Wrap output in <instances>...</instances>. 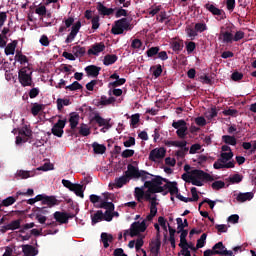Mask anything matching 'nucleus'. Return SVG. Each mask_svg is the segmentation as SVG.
<instances>
[{
    "instance_id": "f257e3e1",
    "label": "nucleus",
    "mask_w": 256,
    "mask_h": 256,
    "mask_svg": "<svg viewBox=\"0 0 256 256\" xmlns=\"http://www.w3.org/2000/svg\"><path fill=\"white\" fill-rule=\"evenodd\" d=\"M161 176H154L151 177V179H148L144 182V187L148 189L146 192L141 191V199H145L146 201H149L151 204L152 201L157 202L156 197H152L151 194L153 193H163V186H161Z\"/></svg>"
},
{
    "instance_id": "f03ea898",
    "label": "nucleus",
    "mask_w": 256,
    "mask_h": 256,
    "mask_svg": "<svg viewBox=\"0 0 256 256\" xmlns=\"http://www.w3.org/2000/svg\"><path fill=\"white\" fill-rule=\"evenodd\" d=\"M124 175L128 178L129 181H131V179H141V181L144 183L153 177V174L145 170H139V168L133 166V164L127 165V171L124 172Z\"/></svg>"
},
{
    "instance_id": "7ed1b4c3",
    "label": "nucleus",
    "mask_w": 256,
    "mask_h": 256,
    "mask_svg": "<svg viewBox=\"0 0 256 256\" xmlns=\"http://www.w3.org/2000/svg\"><path fill=\"white\" fill-rule=\"evenodd\" d=\"M188 177L192 185H195L196 187H203V181H214L211 174L199 169L191 170L190 176Z\"/></svg>"
},
{
    "instance_id": "20e7f679",
    "label": "nucleus",
    "mask_w": 256,
    "mask_h": 256,
    "mask_svg": "<svg viewBox=\"0 0 256 256\" xmlns=\"http://www.w3.org/2000/svg\"><path fill=\"white\" fill-rule=\"evenodd\" d=\"M131 29H133L131 22H129L127 18H122L115 21V25L112 27L111 33L113 35H123L125 31H131Z\"/></svg>"
},
{
    "instance_id": "39448f33",
    "label": "nucleus",
    "mask_w": 256,
    "mask_h": 256,
    "mask_svg": "<svg viewBox=\"0 0 256 256\" xmlns=\"http://www.w3.org/2000/svg\"><path fill=\"white\" fill-rule=\"evenodd\" d=\"M31 75H33V72L27 67L19 70L18 79L22 87H31L33 85V78Z\"/></svg>"
},
{
    "instance_id": "423d86ee",
    "label": "nucleus",
    "mask_w": 256,
    "mask_h": 256,
    "mask_svg": "<svg viewBox=\"0 0 256 256\" xmlns=\"http://www.w3.org/2000/svg\"><path fill=\"white\" fill-rule=\"evenodd\" d=\"M147 231V224H145V220L142 222H134L130 226V237H137L139 233H145Z\"/></svg>"
},
{
    "instance_id": "0eeeda50",
    "label": "nucleus",
    "mask_w": 256,
    "mask_h": 256,
    "mask_svg": "<svg viewBox=\"0 0 256 256\" xmlns=\"http://www.w3.org/2000/svg\"><path fill=\"white\" fill-rule=\"evenodd\" d=\"M111 119H105L99 115V113H96L94 117L90 119V125H93V123H97L98 127H105V129H111Z\"/></svg>"
},
{
    "instance_id": "6e6552de",
    "label": "nucleus",
    "mask_w": 256,
    "mask_h": 256,
    "mask_svg": "<svg viewBox=\"0 0 256 256\" xmlns=\"http://www.w3.org/2000/svg\"><path fill=\"white\" fill-rule=\"evenodd\" d=\"M205 9L212 13V15H215L216 17H219V21H223V19H227V15L225 14V11L223 9L217 8L215 5L211 3L205 4Z\"/></svg>"
},
{
    "instance_id": "1a4fd4ad",
    "label": "nucleus",
    "mask_w": 256,
    "mask_h": 256,
    "mask_svg": "<svg viewBox=\"0 0 256 256\" xmlns=\"http://www.w3.org/2000/svg\"><path fill=\"white\" fill-rule=\"evenodd\" d=\"M161 185H163V182L166 183L163 187V191H165V189H168V192L170 193V195H177V193H179V188L177 187V182H171L169 180H167V178H163L161 177Z\"/></svg>"
},
{
    "instance_id": "9d476101",
    "label": "nucleus",
    "mask_w": 256,
    "mask_h": 256,
    "mask_svg": "<svg viewBox=\"0 0 256 256\" xmlns=\"http://www.w3.org/2000/svg\"><path fill=\"white\" fill-rule=\"evenodd\" d=\"M225 27H221L220 34L218 36L219 41H222L225 45L233 43V33L230 30H224Z\"/></svg>"
},
{
    "instance_id": "9b49d317",
    "label": "nucleus",
    "mask_w": 256,
    "mask_h": 256,
    "mask_svg": "<svg viewBox=\"0 0 256 256\" xmlns=\"http://www.w3.org/2000/svg\"><path fill=\"white\" fill-rule=\"evenodd\" d=\"M65 125H67V119L58 120L56 124L52 127V133L55 137H63V129H65Z\"/></svg>"
},
{
    "instance_id": "f8f14e48",
    "label": "nucleus",
    "mask_w": 256,
    "mask_h": 256,
    "mask_svg": "<svg viewBox=\"0 0 256 256\" xmlns=\"http://www.w3.org/2000/svg\"><path fill=\"white\" fill-rule=\"evenodd\" d=\"M213 250L218 252V253H215L216 255L235 256L233 255V251L227 250V248H225V245L223 244V242L216 243L213 246Z\"/></svg>"
},
{
    "instance_id": "ddd939ff",
    "label": "nucleus",
    "mask_w": 256,
    "mask_h": 256,
    "mask_svg": "<svg viewBox=\"0 0 256 256\" xmlns=\"http://www.w3.org/2000/svg\"><path fill=\"white\" fill-rule=\"evenodd\" d=\"M167 151L165 148H155L149 154V161H157V159H163Z\"/></svg>"
},
{
    "instance_id": "4468645a",
    "label": "nucleus",
    "mask_w": 256,
    "mask_h": 256,
    "mask_svg": "<svg viewBox=\"0 0 256 256\" xmlns=\"http://www.w3.org/2000/svg\"><path fill=\"white\" fill-rule=\"evenodd\" d=\"M105 51V43H95L91 46V48L88 50V55H95L98 56L99 53H103Z\"/></svg>"
},
{
    "instance_id": "2eb2a0df",
    "label": "nucleus",
    "mask_w": 256,
    "mask_h": 256,
    "mask_svg": "<svg viewBox=\"0 0 256 256\" xmlns=\"http://www.w3.org/2000/svg\"><path fill=\"white\" fill-rule=\"evenodd\" d=\"M96 9H97L98 13L100 15H103L104 17L105 16L109 17V15H113V13H115V8H107L101 2L97 3Z\"/></svg>"
},
{
    "instance_id": "dca6fc26",
    "label": "nucleus",
    "mask_w": 256,
    "mask_h": 256,
    "mask_svg": "<svg viewBox=\"0 0 256 256\" xmlns=\"http://www.w3.org/2000/svg\"><path fill=\"white\" fill-rule=\"evenodd\" d=\"M22 252L24 256H37L39 255V250L35 248L33 245L24 244L22 245Z\"/></svg>"
},
{
    "instance_id": "f3484780",
    "label": "nucleus",
    "mask_w": 256,
    "mask_h": 256,
    "mask_svg": "<svg viewBox=\"0 0 256 256\" xmlns=\"http://www.w3.org/2000/svg\"><path fill=\"white\" fill-rule=\"evenodd\" d=\"M86 74L88 77H99V73L101 71V67H98L96 65H89L85 68Z\"/></svg>"
},
{
    "instance_id": "a211bd4d",
    "label": "nucleus",
    "mask_w": 256,
    "mask_h": 256,
    "mask_svg": "<svg viewBox=\"0 0 256 256\" xmlns=\"http://www.w3.org/2000/svg\"><path fill=\"white\" fill-rule=\"evenodd\" d=\"M54 219L57 221V223H60L61 225L69 223V217H67V212L56 211L54 213Z\"/></svg>"
},
{
    "instance_id": "6ab92c4d",
    "label": "nucleus",
    "mask_w": 256,
    "mask_h": 256,
    "mask_svg": "<svg viewBox=\"0 0 256 256\" xmlns=\"http://www.w3.org/2000/svg\"><path fill=\"white\" fill-rule=\"evenodd\" d=\"M79 113L77 112H72L70 113V118H69V123H70V129L74 131V129H77V125H79Z\"/></svg>"
},
{
    "instance_id": "aec40b11",
    "label": "nucleus",
    "mask_w": 256,
    "mask_h": 256,
    "mask_svg": "<svg viewBox=\"0 0 256 256\" xmlns=\"http://www.w3.org/2000/svg\"><path fill=\"white\" fill-rule=\"evenodd\" d=\"M117 59H119L117 55L107 54L106 56H104L103 65H105L106 67H109V65H113L117 63Z\"/></svg>"
},
{
    "instance_id": "412c9836",
    "label": "nucleus",
    "mask_w": 256,
    "mask_h": 256,
    "mask_svg": "<svg viewBox=\"0 0 256 256\" xmlns=\"http://www.w3.org/2000/svg\"><path fill=\"white\" fill-rule=\"evenodd\" d=\"M254 195L253 192H246V193H239L236 197V200L238 203H245V201H251L253 199Z\"/></svg>"
},
{
    "instance_id": "4be33fe9",
    "label": "nucleus",
    "mask_w": 256,
    "mask_h": 256,
    "mask_svg": "<svg viewBox=\"0 0 256 256\" xmlns=\"http://www.w3.org/2000/svg\"><path fill=\"white\" fill-rule=\"evenodd\" d=\"M92 148L95 155H103L107 151V147L105 145L99 144L97 142L92 144Z\"/></svg>"
},
{
    "instance_id": "5701e85b",
    "label": "nucleus",
    "mask_w": 256,
    "mask_h": 256,
    "mask_svg": "<svg viewBox=\"0 0 256 256\" xmlns=\"http://www.w3.org/2000/svg\"><path fill=\"white\" fill-rule=\"evenodd\" d=\"M72 53L74 55V57H84L85 56V53H87V49L85 47H82V46H73L72 47Z\"/></svg>"
},
{
    "instance_id": "b1692460",
    "label": "nucleus",
    "mask_w": 256,
    "mask_h": 256,
    "mask_svg": "<svg viewBox=\"0 0 256 256\" xmlns=\"http://www.w3.org/2000/svg\"><path fill=\"white\" fill-rule=\"evenodd\" d=\"M150 246H151L150 251L152 255L154 256L159 255V251H161V240L156 239L155 241L151 242Z\"/></svg>"
},
{
    "instance_id": "393cba45",
    "label": "nucleus",
    "mask_w": 256,
    "mask_h": 256,
    "mask_svg": "<svg viewBox=\"0 0 256 256\" xmlns=\"http://www.w3.org/2000/svg\"><path fill=\"white\" fill-rule=\"evenodd\" d=\"M70 191H73V193H75V195H77V197H81V199H83L85 197V189H83V185L81 184H74V186H72V189Z\"/></svg>"
},
{
    "instance_id": "a878e982",
    "label": "nucleus",
    "mask_w": 256,
    "mask_h": 256,
    "mask_svg": "<svg viewBox=\"0 0 256 256\" xmlns=\"http://www.w3.org/2000/svg\"><path fill=\"white\" fill-rule=\"evenodd\" d=\"M101 241L104 245V248L107 249L109 247V243L113 241V235L108 234L107 232H103L101 234Z\"/></svg>"
},
{
    "instance_id": "bb28decb",
    "label": "nucleus",
    "mask_w": 256,
    "mask_h": 256,
    "mask_svg": "<svg viewBox=\"0 0 256 256\" xmlns=\"http://www.w3.org/2000/svg\"><path fill=\"white\" fill-rule=\"evenodd\" d=\"M42 205H47V207H55L57 205V198L55 196H45Z\"/></svg>"
},
{
    "instance_id": "cd10ccee",
    "label": "nucleus",
    "mask_w": 256,
    "mask_h": 256,
    "mask_svg": "<svg viewBox=\"0 0 256 256\" xmlns=\"http://www.w3.org/2000/svg\"><path fill=\"white\" fill-rule=\"evenodd\" d=\"M19 135L25 137L24 139H31V137H33V131L28 126H23L19 130Z\"/></svg>"
},
{
    "instance_id": "c85d7f7f",
    "label": "nucleus",
    "mask_w": 256,
    "mask_h": 256,
    "mask_svg": "<svg viewBox=\"0 0 256 256\" xmlns=\"http://www.w3.org/2000/svg\"><path fill=\"white\" fill-rule=\"evenodd\" d=\"M222 141L226 145H231L232 147H235V145H237V138H235V136L223 135Z\"/></svg>"
},
{
    "instance_id": "c756f323",
    "label": "nucleus",
    "mask_w": 256,
    "mask_h": 256,
    "mask_svg": "<svg viewBox=\"0 0 256 256\" xmlns=\"http://www.w3.org/2000/svg\"><path fill=\"white\" fill-rule=\"evenodd\" d=\"M17 49V40L12 41L5 47V55H15Z\"/></svg>"
},
{
    "instance_id": "7c9ffc66",
    "label": "nucleus",
    "mask_w": 256,
    "mask_h": 256,
    "mask_svg": "<svg viewBox=\"0 0 256 256\" xmlns=\"http://www.w3.org/2000/svg\"><path fill=\"white\" fill-rule=\"evenodd\" d=\"M127 183H129V180L127 176L124 174L119 178H115L114 185L117 187V189H121V187H123V185H127Z\"/></svg>"
},
{
    "instance_id": "2f4dec72",
    "label": "nucleus",
    "mask_w": 256,
    "mask_h": 256,
    "mask_svg": "<svg viewBox=\"0 0 256 256\" xmlns=\"http://www.w3.org/2000/svg\"><path fill=\"white\" fill-rule=\"evenodd\" d=\"M183 41L182 40H174L171 42V49L175 51V53H179V51H183Z\"/></svg>"
},
{
    "instance_id": "473e14b6",
    "label": "nucleus",
    "mask_w": 256,
    "mask_h": 256,
    "mask_svg": "<svg viewBox=\"0 0 256 256\" xmlns=\"http://www.w3.org/2000/svg\"><path fill=\"white\" fill-rule=\"evenodd\" d=\"M17 177H20V179H29V177H34L35 172L33 171H26V170H18L16 173Z\"/></svg>"
},
{
    "instance_id": "72a5a7b5",
    "label": "nucleus",
    "mask_w": 256,
    "mask_h": 256,
    "mask_svg": "<svg viewBox=\"0 0 256 256\" xmlns=\"http://www.w3.org/2000/svg\"><path fill=\"white\" fill-rule=\"evenodd\" d=\"M15 201H17V199H15V197L10 196L7 197L6 199L2 200V202L0 203V211H3V207H11V205H13L15 203Z\"/></svg>"
},
{
    "instance_id": "f704fd0d",
    "label": "nucleus",
    "mask_w": 256,
    "mask_h": 256,
    "mask_svg": "<svg viewBox=\"0 0 256 256\" xmlns=\"http://www.w3.org/2000/svg\"><path fill=\"white\" fill-rule=\"evenodd\" d=\"M56 103H57L58 111H63V107H67V106L71 105V100L58 98Z\"/></svg>"
},
{
    "instance_id": "c9c22d12",
    "label": "nucleus",
    "mask_w": 256,
    "mask_h": 256,
    "mask_svg": "<svg viewBox=\"0 0 256 256\" xmlns=\"http://www.w3.org/2000/svg\"><path fill=\"white\" fill-rule=\"evenodd\" d=\"M98 209H106V211H115V204L113 202H101L100 205L96 206Z\"/></svg>"
},
{
    "instance_id": "e433bc0d",
    "label": "nucleus",
    "mask_w": 256,
    "mask_h": 256,
    "mask_svg": "<svg viewBox=\"0 0 256 256\" xmlns=\"http://www.w3.org/2000/svg\"><path fill=\"white\" fill-rule=\"evenodd\" d=\"M92 225H97L100 221H103V210H98L94 215L91 216Z\"/></svg>"
},
{
    "instance_id": "4c0bfd02",
    "label": "nucleus",
    "mask_w": 256,
    "mask_h": 256,
    "mask_svg": "<svg viewBox=\"0 0 256 256\" xmlns=\"http://www.w3.org/2000/svg\"><path fill=\"white\" fill-rule=\"evenodd\" d=\"M45 105L43 104H38V103H34L32 108H31V113L34 117H37V115H39V113H41V111H43Z\"/></svg>"
},
{
    "instance_id": "58836bf2",
    "label": "nucleus",
    "mask_w": 256,
    "mask_h": 256,
    "mask_svg": "<svg viewBox=\"0 0 256 256\" xmlns=\"http://www.w3.org/2000/svg\"><path fill=\"white\" fill-rule=\"evenodd\" d=\"M222 114L225 117H237V115H239V110L233 109V107H229L228 109L223 110Z\"/></svg>"
},
{
    "instance_id": "ea45409f",
    "label": "nucleus",
    "mask_w": 256,
    "mask_h": 256,
    "mask_svg": "<svg viewBox=\"0 0 256 256\" xmlns=\"http://www.w3.org/2000/svg\"><path fill=\"white\" fill-rule=\"evenodd\" d=\"M233 159V152H222L220 154L219 161L221 163H227L228 161H231Z\"/></svg>"
},
{
    "instance_id": "a19ab883",
    "label": "nucleus",
    "mask_w": 256,
    "mask_h": 256,
    "mask_svg": "<svg viewBox=\"0 0 256 256\" xmlns=\"http://www.w3.org/2000/svg\"><path fill=\"white\" fill-rule=\"evenodd\" d=\"M10 231L21 229V219L13 220L7 224Z\"/></svg>"
},
{
    "instance_id": "79ce46f5",
    "label": "nucleus",
    "mask_w": 256,
    "mask_h": 256,
    "mask_svg": "<svg viewBox=\"0 0 256 256\" xmlns=\"http://www.w3.org/2000/svg\"><path fill=\"white\" fill-rule=\"evenodd\" d=\"M79 134L82 135V137H89V135H91V130L87 127V124H81Z\"/></svg>"
},
{
    "instance_id": "37998d69",
    "label": "nucleus",
    "mask_w": 256,
    "mask_h": 256,
    "mask_svg": "<svg viewBox=\"0 0 256 256\" xmlns=\"http://www.w3.org/2000/svg\"><path fill=\"white\" fill-rule=\"evenodd\" d=\"M16 61L20 63V65H25V63H29V59L27 56L23 55L21 52H17L15 55Z\"/></svg>"
},
{
    "instance_id": "c03bdc74",
    "label": "nucleus",
    "mask_w": 256,
    "mask_h": 256,
    "mask_svg": "<svg viewBox=\"0 0 256 256\" xmlns=\"http://www.w3.org/2000/svg\"><path fill=\"white\" fill-rule=\"evenodd\" d=\"M117 101L115 97L107 98L106 96H101L100 105H111Z\"/></svg>"
},
{
    "instance_id": "a18cd8bd",
    "label": "nucleus",
    "mask_w": 256,
    "mask_h": 256,
    "mask_svg": "<svg viewBox=\"0 0 256 256\" xmlns=\"http://www.w3.org/2000/svg\"><path fill=\"white\" fill-rule=\"evenodd\" d=\"M69 91H79V89H83V85H81L78 81H74L72 84L65 87Z\"/></svg>"
},
{
    "instance_id": "49530a36",
    "label": "nucleus",
    "mask_w": 256,
    "mask_h": 256,
    "mask_svg": "<svg viewBox=\"0 0 256 256\" xmlns=\"http://www.w3.org/2000/svg\"><path fill=\"white\" fill-rule=\"evenodd\" d=\"M207 241V233H203L201 237L197 240V249H203Z\"/></svg>"
},
{
    "instance_id": "de8ad7c7",
    "label": "nucleus",
    "mask_w": 256,
    "mask_h": 256,
    "mask_svg": "<svg viewBox=\"0 0 256 256\" xmlns=\"http://www.w3.org/2000/svg\"><path fill=\"white\" fill-rule=\"evenodd\" d=\"M159 51H161L159 46L151 47L146 51L147 57H155V55H158Z\"/></svg>"
},
{
    "instance_id": "09e8293b",
    "label": "nucleus",
    "mask_w": 256,
    "mask_h": 256,
    "mask_svg": "<svg viewBox=\"0 0 256 256\" xmlns=\"http://www.w3.org/2000/svg\"><path fill=\"white\" fill-rule=\"evenodd\" d=\"M228 181L232 184L241 183L243 181V175L241 174H234L228 178Z\"/></svg>"
},
{
    "instance_id": "8fccbe9b",
    "label": "nucleus",
    "mask_w": 256,
    "mask_h": 256,
    "mask_svg": "<svg viewBox=\"0 0 256 256\" xmlns=\"http://www.w3.org/2000/svg\"><path fill=\"white\" fill-rule=\"evenodd\" d=\"M187 126H183L182 128H178L176 131V135L179 137V139H185L187 137Z\"/></svg>"
},
{
    "instance_id": "3c124183",
    "label": "nucleus",
    "mask_w": 256,
    "mask_h": 256,
    "mask_svg": "<svg viewBox=\"0 0 256 256\" xmlns=\"http://www.w3.org/2000/svg\"><path fill=\"white\" fill-rule=\"evenodd\" d=\"M151 71H153L154 77H161V73H163V68L161 67V64H158L156 66L151 67Z\"/></svg>"
},
{
    "instance_id": "603ef678",
    "label": "nucleus",
    "mask_w": 256,
    "mask_h": 256,
    "mask_svg": "<svg viewBox=\"0 0 256 256\" xmlns=\"http://www.w3.org/2000/svg\"><path fill=\"white\" fill-rule=\"evenodd\" d=\"M125 83H127V79L125 78H119L118 80L114 81V82H110L109 83V87H121V85H125Z\"/></svg>"
},
{
    "instance_id": "864d4df0",
    "label": "nucleus",
    "mask_w": 256,
    "mask_h": 256,
    "mask_svg": "<svg viewBox=\"0 0 256 256\" xmlns=\"http://www.w3.org/2000/svg\"><path fill=\"white\" fill-rule=\"evenodd\" d=\"M212 189L215 191H219V189H223L225 187V182L221 180L214 181L211 185Z\"/></svg>"
},
{
    "instance_id": "5fc2aeb1",
    "label": "nucleus",
    "mask_w": 256,
    "mask_h": 256,
    "mask_svg": "<svg viewBox=\"0 0 256 256\" xmlns=\"http://www.w3.org/2000/svg\"><path fill=\"white\" fill-rule=\"evenodd\" d=\"M194 29H196V33H203L204 31H207V24L196 23Z\"/></svg>"
},
{
    "instance_id": "6e6d98bb",
    "label": "nucleus",
    "mask_w": 256,
    "mask_h": 256,
    "mask_svg": "<svg viewBox=\"0 0 256 256\" xmlns=\"http://www.w3.org/2000/svg\"><path fill=\"white\" fill-rule=\"evenodd\" d=\"M186 126H187V122L183 119L172 123V127H174V129H181Z\"/></svg>"
},
{
    "instance_id": "4d7b16f0",
    "label": "nucleus",
    "mask_w": 256,
    "mask_h": 256,
    "mask_svg": "<svg viewBox=\"0 0 256 256\" xmlns=\"http://www.w3.org/2000/svg\"><path fill=\"white\" fill-rule=\"evenodd\" d=\"M35 13L40 15V17H45V15H47V7H45V5H41L35 9Z\"/></svg>"
},
{
    "instance_id": "13d9d810",
    "label": "nucleus",
    "mask_w": 256,
    "mask_h": 256,
    "mask_svg": "<svg viewBox=\"0 0 256 256\" xmlns=\"http://www.w3.org/2000/svg\"><path fill=\"white\" fill-rule=\"evenodd\" d=\"M135 155V150L126 149L122 152L121 157L123 159H129V157H133Z\"/></svg>"
},
{
    "instance_id": "bf43d9fd",
    "label": "nucleus",
    "mask_w": 256,
    "mask_h": 256,
    "mask_svg": "<svg viewBox=\"0 0 256 256\" xmlns=\"http://www.w3.org/2000/svg\"><path fill=\"white\" fill-rule=\"evenodd\" d=\"M99 21H100L99 16H94L92 18L91 23H92V29L94 31H97V29L100 27L101 24L99 23Z\"/></svg>"
},
{
    "instance_id": "052dcab7",
    "label": "nucleus",
    "mask_w": 256,
    "mask_h": 256,
    "mask_svg": "<svg viewBox=\"0 0 256 256\" xmlns=\"http://www.w3.org/2000/svg\"><path fill=\"white\" fill-rule=\"evenodd\" d=\"M103 221H113V210H106L103 214Z\"/></svg>"
},
{
    "instance_id": "680f3d73",
    "label": "nucleus",
    "mask_w": 256,
    "mask_h": 256,
    "mask_svg": "<svg viewBox=\"0 0 256 256\" xmlns=\"http://www.w3.org/2000/svg\"><path fill=\"white\" fill-rule=\"evenodd\" d=\"M195 123L198 125V127H205L207 125V120L203 116H199L195 118Z\"/></svg>"
},
{
    "instance_id": "e2e57ef3",
    "label": "nucleus",
    "mask_w": 256,
    "mask_h": 256,
    "mask_svg": "<svg viewBox=\"0 0 256 256\" xmlns=\"http://www.w3.org/2000/svg\"><path fill=\"white\" fill-rule=\"evenodd\" d=\"M196 48H197V44H195V42L193 41H190L186 44L187 53H193V51H195Z\"/></svg>"
},
{
    "instance_id": "0e129e2a",
    "label": "nucleus",
    "mask_w": 256,
    "mask_h": 256,
    "mask_svg": "<svg viewBox=\"0 0 256 256\" xmlns=\"http://www.w3.org/2000/svg\"><path fill=\"white\" fill-rule=\"evenodd\" d=\"M131 47L132 49H141V47H143V42L136 38L132 41Z\"/></svg>"
},
{
    "instance_id": "69168bd1",
    "label": "nucleus",
    "mask_w": 256,
    "mask_h": 256,
    "mask_svg": "<svg viewBox=\"0 0 256 256\" xmlns=\"http://www.w3.org/2000/svg\"><path fill=\"white\" fill-rule=\"evenodd\" d=\"M232 81H241L243 79V73L241 72H233L231 75Z\"/></svg>"
},
{
    "instance_id": "338daca9",
    "label": "nucleus",
    "mask_w": 256,
    "mask_h": 256,
    "mask_svg": "<svg viewBox=\"0 0 256 256\" xmlns=\"http://www.w3.org/2000/svg\"><path fill=\"white\" fill-rule=\"evenodd\" d=\"M128 13H127V10L123 9V8H119L117 11H116V14H115V17L117 19H119V17H127Z\"/></svg>"
},
{
    "instance_id": "774afa93",
    "label": "nucleus",
    "mask_w": 256,
    "mask_h": 256,
    "mask_svg": "<svg viewBox=\"0 0 256 256\" xmlns=\"http://www.w3.org/2000/svg\"><path fill=\"white\" fill-rule=\"evenodd\" d=\"M124 147H133L135 146V137H129L128 140L123 142Z\"/></svg>"
}]
</instances>
